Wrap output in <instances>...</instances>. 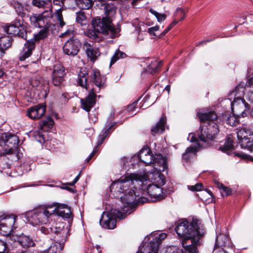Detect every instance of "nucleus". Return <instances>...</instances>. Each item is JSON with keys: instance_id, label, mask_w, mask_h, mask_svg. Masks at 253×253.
Wrapping results in <instances>:
<instances>
[{"instance_id": "1", "label": "nucleus", "mask_w": 253, "mask_h": 253, "mask_svg": "<svg viewBox=\"0 0 253 253\" xmlns=\"http://www.w3.org/2000/svg\"><path fill=\"white\" fill-rule=\"evenodd\" d=\"M145 178L137 174L131 173L113 182L110 187L111 191L124 195L120 197L124 207H130L139 196L137 190L143 189Z\"/></svg>"}, {"instance_id": "2", "label": "nucleus", "mask_w": 253, "mask_h": 253, "mask_svg": "<svg viewBox=\"0 0 253 253\" xmlns=\"http://www.w3.org/2000/svg\"><path fill=\"white\" fill-rule=\"evenodd\" d=\"M154 166L156 171L148 172L146 176H142L145 178L144 187L143 189H139V190L145 191L150 197L159 201L165 197L161 187L165 183L164 175L161 174V172L167 169V161L161 155H158L154 159Z\"/></svg>"}, {"instance_id": "3", "label": "nucleus", "mask_w": 253, "mask_h": 253, "mask_svg": "<svg viewBox=\"0 0 253 253\" xmlns=\"http://www.w3.org/2000/svg\"><path fill=\"white\" fill-rule=\"evenodd\" d=\"M116 12L113 4H108L105 7V16L97 17L92 19L91 23L93 29H89L85 33L88 38L99 41L98 34L109 35L112 38L118 36L119 28H116L112 24L113 18Z\"/></svg>"}, {"instance_id": "4", "label": "nucleus", "mask_w": 253, "mask_h": 253, "mask_svg": "<svg viewBox=\"0 0 253 253\" xmlns=\"http://www.w3.org/2000/svg\"><path fill=\"white\" fill-rule=\"evenodd\" d=\"M197 116L200 122L204 123L199 134L200 140L204 142L213 140L219 132L216 114L214 111L200 109L197 110Z\"/></svg>"}, {"instance_id": "5", "label": "nucleus", "mask_w": 253, "mask_h": 253, "mask_svg": "<svg viewBox=\"0 0 253 253\" xmlns=\"http://www.w3.org/2000/svg\"><path fill=\"white\" fill-rule=\"evenodd\" d=\"M90 81L96 85V88L90 89L88 95L81 100L82 108L87 112L90 111L96 103V93L99 92L102 88L105 87L106 78L101 75L97 69H93L90 75Z\"/></svg>"}, {"instance_id": "6", "label": "nucleus", "mask_w": 253, "mask_h": 253, "mask_svg": "<svg viewBox=\"0 0 253 253\" xmlns=\"http://www.w3.org/2000/svg\"><path fill=\"white\" fill-rule=\"evenodd\" d=\"M54 213L55 210H52V206H43L28 212L27 217L29 222L34 226L46 224L51 220Z\"/></svg>"}, {"instance_id": "7", "label": "nucleus", "mask_w": 253, "mask_h": 253, "mask_svg": "<svg viewBox=\"0 0 253 253\" xmlns=\"http://www.w3.org/2000/svg\"><path fill=\"white\" fill-rule=\"evenodd\" d=\"M246 85L244 82L240 83L230 93V95L235 97L233 102H231V108L238 115L244 113L250 108L249 104L246 101L245 97L242 98Z\"/></svg>"}, {"instance_id": "8", "label": "nucleus", "mask_w": 253, "mask_h": 253, "mask_svg": "<svg viewBox=\"0 0 253 253\" xmlns=\"http://www.w3.org/2000/svg\"><path fill=\"white\" fill-rule=\"evenodd\" d=\"M203 235V230L201 229L194 230L193 235H188L183 237L181 244L184 249L183 253H198L197 247L201 244V238Z\"/></svg>"}, {"instance_id": "9", "label": "nucleus", "mask_w": 253, "mask_h": 253, "mask_svg": "<svg viewBox=\"0 0 253 253\" xmlns=\"http://www.w3.org/2000/svg\"><path fill=\"white\" fill-rule=\"evenodd\" d=\"M49 30L47 28H43L39 33L35 34L33 39L27 42L24 44L23 53L19 57L20 61H24L32 54V51L35 48V42L46 38L48 35Z\"/></svg>"}, {"instance_id": "10", "label": "nucleus", "mask_w": 253, "mask_h": 253, "mask_svg": "<svg viewBox=\"0 0 253 253\" xmlns=\"http://www.w3.org/2000/svg\"><path fill=\"white\" fill-rule=\"evenodd\" d=\"M115 218L123 219L125 216L121 211L116 209H112L110 211H104L100 220V224L104 228L113 229L116 226Z\"/></svg>"}, {"instance_id": "11", "label": "nucleus", "mask_w": 253, "mask_h": 253, "mask_svg": "<svg viewBox=\"0 0 253 253\" xmlns=\"http://www.w3.org/2000/svg\"><path fill=\"white\" fill-rule=\"evenodd\" d=\"M197 219H193L191 223L186 219L179 220L176 224L175 230L180 237L183 238L188 235H192L194 230H201Z\"/></svg>"}, {"instance_id": "12", "label": "nucleus", "mask_w": 253, "mask_h": 253, "mask_svg": "<svg viewBox=\"0 0 253 253\" xmlns=\"http://www.w3.org/2000/svg\"><path fill=\"white\" fill-rule=\"evenodd\" d=\"M52 16L51 9L50 8V10H45L40 14L30 16V20L31 24L36 27L47 28L49 30L52 25L51 21Z\"/></svg>"}, {"instance_id": "13", "label": "nucleus", "mask_w": 253, "mask_h": 253, "mask_svg": "<svg viewBox=\"0 0 253 253\" xmlns=\"http://www.w3.org/2000/svg\"><path fill=\"white\" fill-rule=\"evenodd\" d=\"M237 137L241 147L253 153V133L245 128L240 129L237 132Z\"/></svg>"}, {"instance_id": "14", "label": "nucleus", "mask_w": 253, "mask_h": 253, "mask_svg": "<svg viewBox=\"0 0 253 253\" xmlns=\"http://www.w3.org/2000/svg\"><path fill=\"white\" fill-rule=\"evenodd\" d=\"M5 32L9 35L18 36L23 39L27 38V33L23 25V20L16 19L14 23L4 28Z\"/></svg>"}, {"instance_id": "15", "label": "nucleus", "mask_w": 253, "mask_h": 253, "mask_svg": "<svg viewBox=\"0 0 253 253\" xmlns=\"http://www.w3.org/2000/svg\"><path fill=\"white\" fill-rule=\"evenodd\" d=\"M81 47V43L79 40L75 37H72L64 43L63 50L65 54L74 56L77 55Z\"/></svg>"}, {"instance_id": "16", "label": "nucleus", "mask_w": 253, "mask_h": 253, "mask_svg": "<svg viewBox=\"0 0 253 253\" xmlns=\"http://www.w3.org/2000/svg\"><path fill=\"white\" fill-rule=\"evenodd\" d=\"M16 217L13 215L0 216V233L6 235L12 230Z\"/></svg>"}, {"instance_id": "17", "label": "nucleus", "mask_w": 253, "mask_h": 253, "mask_svg": "<svg viewBox=\"0 0 253 253\" xmlns=\"http://www.w3.org/2000/svg\"><path fill=\"white\" fill-rule=\"evenodd\" d=\"M158 155H161V154L156 155L154 157L151 155L150 150L149 149L146 148L140 150L138 154V158L142 162L146 165L151 164L153 161V169L152 171H149V172H154V171H156V169H154V159ZM161 156H162V155Z\"/></svg>"}, {"instance_id": "18", "label": "nucleus", "mask_w": 253, "mask_h": 253, "mask_svg": "<svg viewBox=\"0 0 253 253\" xmlns=\"http://www.w3.org/2000/svg\"><path fill=\"white\" fill-rule=\"evenodd\" d=\"M230 247V241L228 237L224 234H220L218 235L216 239L215 244L214 248V252L217 253L216 250L219 249V252L222 250L225 253V250L224 248H229Z\"/></svg>"}, {"instance_id": "19", "label": "nucleus", "mask_w": 253, "mask_h": 253, "mask_svg": "<svg viewBox=\"0 0 253 253\" xmlns=\"http://www.w3.org/2000/svg\"><path fill=\"white\" fill-rule=\"evenodd\" d=\"M64 223L60 222L53 227V234L58 237L56 239L58 242L65 243L67 238V229L64 228Z\"/></svg>"}, {"instance_id": "20", "label": "nucleus", "mask_w": 253, "mask_h": 253, "mask_svg": "<svg viewBox=\"0 0 253 253\" xmlns=\"http://www.w3.org/2000/svg\"><path fill=\"white\" fill-rule=\"evenodd\" d=\"M45 106L42 104L30 108L27 111L28 116L32 119H38L45 113Z\"/></svg>"}, {"instance_id": "21", "label": "nucleus", "mask_w": 253, "mask_h": 253, "mask_svg": "<svg viewBox=\"0 0 253 253\" xmlns=\"http://www.w3.org/2000/svg\"><path fill=\"white\" fill-rule=\"evenodd\" d=\"M65 72L63 67L60 64L54 65L52 73V82L54 85H58L63 81Z\"/></svg>"}, {"instance_id": "22", "label": "nucleus", "mask_w": 253, "mask_h": 253, "mask_svg": "<svg viewBox=\"0 0 253 253\" xmlns=\"http://www.w3.org/2000/svg\"><path fill=\"white\" fill-rule=\"evenodd\" d=\"M83 48L85 51L87 57L92 61H94L97 57L100 55V52L98 48L94 47L92 44L87 42H84Z\"/></svg>"}, {"instance_id": "23", "label": "nucleus", "mask_w": 253, "mask_h": 253, "mask_svg": "<svg viewBox=\"0 0 253 253\" xmlns=\"http://www.w3.org/2000/svg\"><path fill=\"white\" fill-rule=\"evenodd\" d=\"M158 243L151 240L148 243L142 244L136 253H158Z\"/></svg>"}, {"instance_id": "24", "label": "nucleus", "mask_w": 253, "mask_h": 253, "mask_svg": "<svg viewBox=\"0 0 253 253\" xmlns=\"http://www.w3.org/2000/svg\"><path fill=\"white\" fill-rule=\"evenodd\" d=\"M52 210H55V213L63 218L70 217L71 212L70 208L67 205L57 204V206L54 208L52 206Z\"/></svg>"}, {"instance_id": "25", "label": "nucleus", "mask_w": 253, "mask_h": 253, "mask_svg": "<svg viewBox=\"0 0 253 253\" xmlns=\"http://www.w3.org/2000/svg\"><path fill=\"white\" fill-rule=\"evenodd\" d=\"M1 139L4 144L9 147H15L18 143V137L14 134L8 133L2 134Z\"/></svg>"}, {"instance_id": "26", "label": "nucleus", "mask_w": 253, "mask_h": 253, "mask_svg": "<svg viewBox=\"0 0 253 253\" xmlns=\"http://www.w3.org/2000/svg\"><path fill=\"white\" fill-rule=\"evenodd\" d=\"M17 242L23 248H28L33 247L35 243L32 238L30 236L26 235L23 234L20 235L17 237Z\"/></svg>"}, {"instance_id": "27", "label": "nucleus", "mask_w": 253, "mask_h": 253, "mask_svg": "<svg viewBox=\"0 0 253 253\" xmlns=\"http://www.w3.org/2000/svg\"><path fill=\"white\" fill-rule=\"evenodd\" d=\"M64 0H53V2L55 5H58L61 6L60 8L57 9L55 13V16L57 20L58 21L60 27H63L65 25V22L63 21L62 11L63 10V6L64 5Z\"/></svg>"}, {"instance_id": "28", "label": "nucleus", "mask_w": 253, "mask_h": 253, "mask_svg": "<svg viewBox=\"0 0 253 253\" xmlns=\"http://www.w3.org/2000/svg\"><path fill=\"white\" fill-rule=\"evenodd\" d=\"M87 78L88 74L86 70L85 69H83L78 75V84L80 86L86 89H87L88 88Z\"/></svg>"}, {"instance_id": "29", "label": "nucleus", "mask_w": 253, "mask_h": 253, "mask_svg": "<svg viewBox=\"0 0 253 253\" xmlns=\"http://www.w3.org/2000/svg\"><path fill=\"white\" fill-rule=\"evenodd\" d=\"M232 110L233 112V114L232 115L230 114H229L228 116L225 115L224 118V119L227 124H228L231 126H236L238 124V117H239L240 116H243V114L244 113L238 115L237 113L234 111L232 109Z\"/></svg>"}, {"instance_id": "30", "label": "nucleus", "mask_w": 253, "mask_h": 253, "mask_svg": "<svg viewBox=\"0 0 253 253\" xmlns=\"http://www.w3.org/2000/svg\"><path fill=\"white\" fill-rule=\"evenodd\" d=\"M165 122L166 118L165 116L162 117L159 122L151 128V131L153 135L156 133L162 132L164 130Z\"/></svg>"}, {"instance_id": "31", "label": "nucleus", "mask_w": 253, "mask_h": 253, "mask_svg": "<svg viewBox=\"0 0 253 253\" xmlns=\"http://www.w3.org/2000/svg\"><path fill=\"white\" fill-rule=\"evenodd\" d=\"M54 124L53 120L50 117H47L42 120L40 123V129L43 131H47L52 128Z\"/></svg>"}, {"instance_id": "32", "label": "nucleus", "mask_w": 253, "mask_h": 253, "mask_svg": "<svg viewBox=\"0 0 253 253\" xmlns=\"http://www.w3.org/2000/svg\"><path fill=\"white\" fill-rule=\"evenodd\" d=\"M12 44L11 39L8 36H4L0 38V51L4 53V50L9 48Z\"/></svg>"}, {"instance_id": "33", "label": "nucleus", "mask_w": 253, "mask_h": 253, "mask_svg": "<svg viewBox=\"0 0 253 253\" xmlns=\"http://www.w3.org/2000/svg\"><path fill=\"white\" fill-rule=\"evenodd\" d=\"M115 125V123H111L109 126L105 127L102 130V134L99 136V140L98 141V145L102 144L105 138L107 135L112 131V127Z\"/></svg>"}, {"instance_id": "34", "label": "nucleus", "mask_w": 253, "mask_h": 253, "mask_svg": "<svg viewBox=\"0 0 253 253\" xmlns=\"http://www.w3.org/2000/svg\"><path fill=\"white\" fill-rule=\"evenodd\" d=\"M162 62V61L152 60L148 66L147 72L151 74L157 72Z\"/></svg>"}, {"instance_id": "35", "label": "nucleus", "mask_w": 253, "mask_h": 253, "mask_svg": "<svg viewBox=\"0 0 253 253\" xmlns=\"http://www.w3.org/2000/svg\"><path fill=\"white\" fill-rule=\"evenodd\" d=\"M32 3L33 5L39 7H46L50 10V8L52 9L51 0H33Z\"/></svg>"}, {"instance_id": "36", "label": "nucleus", "mask_w": 253, "mask_h": 253, "mask_svg": "<svg viewBox=\"0 0 253 253\" xmlns=\"http://www.w3.org/2000/svg\"><path fill=\"white\" fill-rule=\"evenodd\" d=\"M13 6L17 14L21 17H23L26 14L27 10L21 3L17 1L14 2Z\"/></svg>"}, {"instance_id": "37", "label": "nucleus", "mask_w": 253, "mask_h": 253, "mask_svg": "<svg viewBox=\"0 0 253 253\" xmlns=\"http://www.w3.org/2000/svg\"><path fill=\"white\" fill-rule=\"evenodd\" d=\"M64 243L58 242L50 246L47 250V253H61Z\"/></svg>"}, {"instance_id": "38", "label": "nucleus", "mask_w": 253, "mask_h": 253, "mask_svg": "<svg viewBox=\"0 0 253 253\" xmlns=\"http://www.w3.org/2000/svg\"><path fill=\"white\" fill-rule=\"evenodd\" d=\"M126 57V54L125 53L117 50L111 58L110 66L115 63L119 59H123Z\"/></svg>"}, {"instance_id": "39", "label": "nucleus", "mask_w": 253, "mask_h": 253, "mask_svg": "<svg viewBox=\"0 0 253 253\" xmlns=\"http://www.w3.org/2000/svg\"><path fill=\"white\" fill-rule=\"evenodd\" d=\"M198 151V147L190 146L187 148L185 152L183 154V159L187 161L189 160L190 154H195Z\"/></svg>"}, {"instance_id": "40", "label": "nucleus", "mask_w": 253, "mask_h": 253, "mask_svg": "<svg viewBox=\"0 0 253 253\" xmlns=\"http://www.w3.org/2000/svg\"><path fill=\"white\" fill-rule=\"evenodd\" d=\"M77 4L81 8L88 9L92 6L93 2L91 0H78Z\"/></svg>"}, {"instance_id": "41", "label": "nucleus", "mask_w": 253, "mask_h": 253, "mask_svg": "<svg viewBox=\"0 0 253 253\" xmlns=\"http://www.w3.org/2000/svg\"><path fill=\"white\" fill-rule=\"evenodd\" d=\"M167 234H166L165 233H162L161 234L155 233L153 235H152L150 237V238L152 237L153 238L152 241H153V242H157L158 243V246H159L161 242L163 240L166 239L167 237Z\"/></svg>"}, {"instance_id": "42", "label": "nucleus", "mask_w": 253, "mask_h": 253, "mask_svg": "<svg viewBox=\"0 0 253 253\" xmlns=\"http://www.w3.org/2000/svg\"><path fill=\"white\" fill-rule=\"evenodd\" d=\"M176 16H181V17L180 18L178 21L174 20L172 21V22L169 25H171V28L175 25L178 21L182 20L184 18L185 13L184 10L180 8H177L176 11Z\"/></svg>"}, {"instance_id": "43", "label": "nucleus", "mask_w": 253, "mask_h": 253, "mask_svg": "<svg viewBox=\"0 0 253 253\" xmlns=\"http://www.w3.org/2000/svg\"><path fill=\"white\" fill-rule=\"evenodd\" d=\"M218 187L222 190L221 192V194L222 196H227L231 194L232 190L230 188L224 186L222 184L218 183Z\"/></svg>"}, {"instance_id": "44", "label": "nucleus", "mask_w": 253, "mask_h": 253, "mask_svg": "<svg viewBox=\"0 0 253 253\" xmlns=\"http://www.w3.org/2000/svg\"><path fill=\"white\" fill-rule=\"evenodd\" d=\"M46 225V226H42L40 228V231L41 233L44 235H51L53 234V227L49 226L47 224Z\"/></svg>"}, {"instance_id": "45", "label": "nucleus", "mask_w": 253, "mask_h": 253, "mask_svg": "<svg viewBox=\"0 0 253 253\" xmlns=\"http://www.w3.org/2000/svg\"><path fill=\"white\" fill-rule=\"evenodd\" d=\"M76 21L78 23H80L81 25L85 24L86 17L84 12H79L77 13Z\"/></svg>"}, {"instance_id": "46", "label": "nucleus", "mask_w": 253, "mask_h": 253, "mask_svg": "<svg viewBox=\"0 0 253 253\" xmlns=\"http://www.w3.org/2000/svg\"><path fill=\"white\" fill-rule=\"evenodd\" d=\"M233 141L228 139L225 142L223 146L220 147V150L223 151H227L233 148Z\"/></svg>"}, {"instance_id": "47", "label": "nucleus", "mask_w": 253, "mask_h": 253, "mask_svg": "<svg viewBox=\"0 0 253 253\" xmlns=\"http://www.w3.org/2000/svg\"><path fill=\"white\" fill-rule=\"evenodd\" d=\"M150 11L156 17L158 21L160 22H162L166 18V15L164 14L159 13L157 11L153 10L152 9H150Z\"/></svg>"}, {"instance_id": "48", "label": "nucleus", "mask_w": 253, "mask_h": 253, "mask_svg": "<svg viewBox=\"0 0 253 253\" xmlns=\"http://www.w3.org/2000/svg\"><path fill=\"white\" fill-rule=\"evenodd\" d=\"M203 187V184L199 183L195 185L188 186V189L192 191H199L202 190Z\"/></svg>"}, {"instance_id": "49", "label": "nucleus", "mask_w": 253, "mask_h": 253, "mask_svg": "<svg viewBox=\"0 0 253 253\" xmlns=\"http://www.w3.org/2000/svg\"><path fill=\"white\" fill-rule=\"evenodd\" d=\"M8 250L6 244L3 241L0 240V253H8Z\"/></svg>"}, {"instance_id": "50", "label": "nucleus", "mask_w": 253, "mask_h": 253, "mask_svg": "<svg viewBox=\"0 0 253 253\" xmlns=\"http://www.w3.org/2000/svg\"><path fill=\"white\" fill-rule=\"evenodd\" d=\"M169 253H183V250L177 247L173 246L168 249Z\"/></svg>"}, {"instance_id": "51", "label": "nucleus", "mask_w": 253, "mask_h": 253, "mask_svg": "<svg viewBox=\"0 0 253 253\" xmlns=\"http://www.w3.org/2000/svg\"><path fill=\"white\" fill-rule=\"evenodd\" d=\"M244 97L246 101L253 103V91H249Z\"/></svg>"}, {"instance_id": "52", "label": "nucleus", "mask_w": 253, "mask_h": 253, "mask_svg": "<svg viewBox=\"0 0 253 253\" xmlns=\"http://www.w3.org/2000/svg\"><path fill=\"white\" fill-rule=\"evenodd\" d=\"M138 100H137L134 101L131 104L128 105L127 108V111H129V112L135 111V109H136V106L138 103Z\"/></svg>"}, {"instance_id": "53", "label": "nucleus", "mask_w": 253, "mask_h": 253, "mask_svg": "<svg viewBox=\"0 0 253 253\" xmlns=\"http://www.w3.org/2000/svg\"><path fill=\"white\" fill-rule=\"evenodd\" d=\"M37 135L35 134L36 136V139L37 141L40 143H42L44 142V138L43 137V135L41 134V133L37 132Z\"/></svg>"}, {"instance_id": "54", "label": "nucleus", "mask_w": 253, "mask_h": 253, "mask_svg": "<svg viewBox=\"0 0 253 253\" xmlns=\"http://www.w3.org/2000/svg\"><path fill=\"white\" fill-rule=\"evenodd\" d=\"M159 27L158 26H155L154 27H152L148 28V32L150 34L154 36H156L155 34V32L159 30Z\"/></svg>"}, {"instance_id": "55", "label": "nucleus", "mask_w": 253, "mask_h": 253, "mask_svg": "<svg viewBox=\"0 0 253 253\" xmlns=\"http://www.w3.org/2000/svg\"><path fill=\"white\" fill-rule=\"evenodd\" d=\"M99 145H97L93 150L92 152L90 153L89 156L86 159L85 161L88 162L89 161V160L93 157V156L95 155L97 151V147Z\"/></svg>"}, {"instance_id": "56", "label": "nucleus", "mask_w": 253, "mask_h": 253, "mask_svg": "<svg viewBox=\"0 0 253 253\" xmlns=\"http://www.w3.org/2000/svg\"><path fill=\"white\" fill-rule=\"evenodd\" d=\"M234 155L236 156H238L241 158H242L245 159H248L249 158L250 156L248 155L243 154L242 153H234Z\"/></svg>"}, {"instance_id": "57", "label": "nucleus", "mask_w": 253, "mask_h": 253, "mask_svg": "<svg viewBox=\"0 0 253 253\" xmlns=\"http://www.w3.org/2000/svg\"><path fill=\"white\" fill-rule=\"evenodd\" d=\"M211 41H212V39H208V40H203V41H200L196 43V46L202 45L203 44H206L208 42H211Z\"/></svg>"}, {"instance_id": "58", "label": "nucleus", "mask_w": 253, "mask_h": 253, "mask_svg": "<svg viewBox=\"0 0 253 253\" xmlns=\"http://www.w3.org/2000/svg\"><path fill=\"white\" fill-rule=\"evenodd\" d=\"M80 178V173L75 177L73 181L68 183V184L70 186H73L79 179Z\"/></svg>"}, {"instance_id": "59", "label": "nucleus", "mask_w": 253, "mask_h": 253, "mask_svg": "<svg viewBox=\"0 0 253 253\" xmlns=\"http://www.w3.org/2000/svg\"><path fill=\"white\" fill-rule=\"evenodd\" d=\"M73 32V29H68L66 30L64 33L62 34V37H64L66 35H69L70 34H72Z\"/></svg>"}, {"instance_id": "60", "label": "nucleus", "mask_w": 253, "mask_h": 253, "mask_svg": "<svg viewBox=\"0 0 253 253\" xmlns=\"http://www.w3.org/2000/svg\"><path fill=\"white\" fill-rule=\"evenodd\" d=\"M171 25H169V26L161 34V36H163L166 34L171 29Z\"/></svg>"}, {"instance_id": "61", "label": "nucleus", "mask_w": 253, "mask_h": 253, "mask_svg": "<svg viewBox=\"0 0 253 253\" xmlns=\"http://www.w3.org/2000/svg\"><path fill=\"white\" fill-rule=\"evenodd\" d=\"M247 85L250 87H253V78H251L248 80Z\"/></svg>"}, {"instance_id": "62", "label": "nucleus", "mask_w": 253, "mask_h": 253, "mask_svg": "<svg viewBox=\"0 0 253 253\" xmlns=\"http://www.w3.org/2000/svg\"><path fill=\"white\" fill-rule=\"evenodd\" d=\"M31 84L33 86H38L40 84V81L38 80L37 81H36L35 83V80L33 79H32L31 80Z\"/></svg>"}, {"instance_id": "63", "label": "nucleus", "mask_w": 253, "mask_h": 253, "mask_svg": "<svg viewBox=\"0 0 253 253\" xmlns=\"http://www.w3.org/2000/svg\"><path fill=\"white\" fill-rule=\"evenodd\" d=\"M170 89V86L169 85H167L165 88V89L167 91L168 94H169V93Z\"/></svg>"}, {"instance_id": "64", "label": "nucleus", "mask_w": 253, "mask_h": 253, "mask_svg": "<svg viewBox=\"0 0 253 253\" xmlns=\"http://www.w3.org/2000/svg\"><path fill=\"white\" fill-rule=\"evenodd\" d=\"M4 74V72L2 69L0 68V77H1Z\"/></svg>"}]
</instances>
